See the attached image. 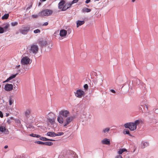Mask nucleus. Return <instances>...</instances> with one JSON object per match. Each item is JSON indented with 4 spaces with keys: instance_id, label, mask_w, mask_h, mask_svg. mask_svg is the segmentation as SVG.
I'll use <instances>...</instances> for the list:
<instances>
[{
    "instance_id": "obj_53",
    "label": "nucleus",
    "mask_w": 158,
    "mask_h": 158,
    "mask_svg": "<svg viewBox=\"0 0 158 158\" xmlns=\"http://www.w3.org/2000/svg\"><path fill=\"white\" fill-rule=\"evenodd\" d=\"M31 7V5L30 6L27 7V10H28L30 9Z\"/></svg>"
},
{
    "instance_id": "obj_57",
    "label": "nucleus",
    "mask_w": 158,
    "mask_h": 158,
    "mask_svg": "<svg viewBox=\"0 0 158 158\" xmlns=\"http://www.w3.org/2000/svg\"><path fill=\"white\" fill-rule=\"evenodd\" d=\"M20 65H19L17 66V68H19L20 67Z\"/></svg>"
},
{
    "instance_id": "obj_32",
    "label": "nucleus",
    "mask_w": 158,
    "mask_h": 158,
    "mask_svg": "<svg viewBox=\"0 0 158 158\" xmlns=\"http://www.w3.org/2000/svg\"><path fill=\"white\" fill-rule=\"evenodd\" d=\"M30 110L29 109H27L26 110L25 114V115L27 117H29L30 115Z\"/></svg>"
},
{
    "instance_id": "obj_58",
    "label": "nucleus",
    "mask_w": 158,
    "mask_h": 158,
    "mask_svg": "<svg viewBox=\"0 0 158 158\" xmlns=\"http://www.w3.org/2000/svg\"><path fill=\"white\" fill-rule=\"evenodd\" d=\"M48 114H53V113H49Z\"/></svg>"
},
{
    "instance_id": "obj_47",
    "label": "nucleus",
    "mask_w": 158,
    "mask_h": 158,
    "mask_svg": "<svg viewBox=\"0 0 158 158\" xmlns=\"http://www.w3.org/2000/svg\"><path fill=\"white\" fill-rule=\"evenodd\" d=\"M0 117L1 118H2L3 117V114L1 111H0Z\"/></svg>"
},
{
    "instance_id": "obj_23",
    "label": "nucleus",
    "mask_w": 158,
    "mask_h": 158,
    "mask_svg": "<svg viewBox=\"0 0 158 158\" xmlns=\"http://www.w3.org/2000/svg\"><path fill=\"white\" fill-rule=\"evenodd\" d=\"M46 135L51 137H55L56 136V133L52 131L48 132Z\"/></svg>"
},
{
    "instance_id": "obj_14",
    "label": "nucleus",
    "mask_w": 158,
    "mask_h": 158,
    "mask_svg": "<svg viewBox=\"0 0 158 158\" xmlns=\"http://www.w3.org/2000/svg\"><path fill=\"white\" fill-rule=\"evenodd\" d=\"M38 44L42 47L45 46L47 44L46 41L43 39H40L38 41Z\"/></svg>"
},
{
    "instance_id": "obj_31",
    "label": "nucleus",
    "mask_w": 158,
    "mask_h": 158,
    "mask_svg": "<svg viewBox=\"0 0 158 158\" xmlns=\"http://www.w3.org/2000/svg\"><path fill=\"white\" fill-rule=\"evenodd\" d=\"M48 120L51 123H53L54 122V120L53 118H51L49 117L48 116H47Z\"/></svg>"
},
{
    "instance_id": "obj_37",
    "label": "nucleus",
    "mask_w": 158,
    "mask_h": 158,
    "mask_svg": "<svg viewBox=\"0 0 158 158\" xmlns=\"http://www.w3.org/2000/svg\"><path fill=\"white\" fill-rule=\"evenodd\" d=\"M64 134V133L63 132H58L56 134V136H61L62 135H63Z\"/></svg>"
},
{
    "instance_id": "obj_12",
    "label": "nucleus",
    "mask_w": 158,
    "mask_h": 158,
    "mask_svg": "<svg viewBox=\"0 0 158 158\" xmlns=\"http://www.w3.org/2000/svg\"><path fill=\"white\" fill-rule=\"evenodd\" d=\"M13 87L12 84H7L5 85L4 89L7 91H10L12 89Z\"/></svg>"
},
{
    "instance_id": "obj_27",
    "label": "nucleus",
    "mask_w": 158,
    "mask_h": 158,
    "mask_svg": "<svg viewBox=\"0 0 158 158\" xmlns=\"http://www.w3.org/2000/svg\"><path fill=\"white\" fill-rule=\"evenodd\" d=\"M16 75H17V74H15L13 75H12L10 76L9 78H8L6 80V81H4V82H8L10 80L12 79L13 78H15L16 77Z\"/></svg>"
},
{
    "instance_id": "obj_15",
    "label": "nucleus",
    "mask_w": 158,
    "mask_h": 158,
    "mask_svg": "<svg viewBox=\"0 0 158 158\" xmlns=\"http://www.w3.org/2000/svg\"><path fill=\"white\" fill-rule=\"evenodd\" d=\"M65 2L64 1L62 0L61 2H60L58 5H59V8L60 9H61V10L63 11V8L64 6V5H65Z\"/></svg>"
},
{
    "instance_id": "obj_11",
    "label": "nucleus",
    "mask_w": 158,
    "mask_h": 158,
    "mask_svg": "<svg viewBox=\"0 0 158 158\" xmlns=\"http://www.w3.org/2000/svg\"><path fill=\"white\" fill-rule=\"evenodd\" d=\"M36 143L38 144L45 145L51 146L53 144L52 142H43L40 141H37Z\"/></svg>"
},
{
    "instance_id": "obj_26",
    "label": "nucleus",
    "mask_w": 158,
    "mask_h": 158,
    "mask_svg": "<svg viewBox=\"0 0 158 158\" xmlns=\"http://www.w3.org/2000/svg\"><path fill=\"white\" fill-rule=\"evenodd\" d=\"M6 129L4 126L0 125V131L2 132H5L6 130Z\"/></svg>"
},
{
    "instance_id": "obj_36",
    "label": "nucleus",
    "mask_w": 158,
    "mask_h": 158,
    "mask_svg": "<svg viewBox=\"0 0 158 158\" xmlns=\"http://www.w3.org/2000/svg\"><path fill=\"white\" fill-rule=\"evenodd\" d=\"M40 16V13H39L38 14H36V15H32V17L33 18H37L39 16Z\"/></svg>"
},
{
    "instance_id": "obj_1",
    "label": "nucleus",
    "mask_w": 158,
    "mask_h": 158,
    "mask_svg": "<svg viewBox=\"0 0 158 158\" xmlns=\"http://www.w3.org/2000/svg\"><path fill=\"white\" fill-rule=\"evenodd\" d=\"M141 120H136L134 123H126L124 125L125 128H128L131 131H133L135 130L137 128V126L141 122Z\"/></svg>"
},
{
    "instance_id": "obj_45",
    "label": "nucleus",
    "mask_w": 158,
    "mask_h": 158,
    "mask_svg": "<svg viewBox=\"0 0 158 158\" xmlns=\"http://www.w3.org/2000/svg\"><path fill=\"white\" fill-rule=\"evenodd\" d=\"M154 111L155 113L158 114V109H155Z\"/></svg>"
},
{
    "instance_id": "obj_25",
    "label": "nucleus",
    "mask_w": 158,
    "mask_h": 158,
    "mask_svg": "<svg viewBox=\"0 0 158 158\" xmlns=\"http://www.w3.org/2000/svg\"><path fill=\"white\" fill-rule=\"evenodd\" d=\"M110 130V128L109 127H106L103 129L102 130V132L104 134H107L108 133Z\"/></svg>"
},
{
    "instance_id": "obj_7",
    "label": "nucleus",
    "mask_w": 158,
    "mask_h": 158,
    "mask_svg": "<svg viewBox=\"0 0 158 158\" xmlns=\"http://www.w3.org/2000/svg\"><path fill=\"white\" fill-rule=\"evenodd\" d=\"M83 116H84V119L83 121H85L86 124H88L90 122V119L92 116L91 114L89 113H86L85 115L83 114Z\"/></svg>"
},
{
    "instance_id": "obj_50",
    "label": "nucleus",
    "mask_w": 158,
    "mask_h": 158,
    "mask_svg": "<svg viewBox=\"0 0 158 158\" xmlns=\"http://www.w3.org/2000/svg\"><path fill=\"white\" fill-rule=\"evenodd\" d=\"M48 24V23L47 22H46L43 25L44 26H47Z\"/></svg>"
},
{
    "instance_id": "obj_48",
    "label": "nucleus",
    "mask_w": 158,
    "mask_h": 158,
    "mask_svg": "<svg viewBox=\"0 0 158 158\" xmlns=\"http://www.w3.org/2000/svg\"><path fill=\"white\" fill-rule=\"evenodd\" d=\"M110 91L112 92L113 93H115V91L113 89H111L110 90Z\"/></svg>"
},
{
    "instance_id": "obj_46",
    "label": "nucleus",
    "mask_w": 158,
    "mask_h": 158,
    "mask_svg": "<svg viewBox=\"0 0 158 158\" xmlns=\"http://www.w3.org/2000/svg\"><path fill=\"white\" fill-rule=\"evenodd\" d=\"M115 158H123V157L121 155H118L115 157Z\"/></svg>"
},
{
    "instance_id": "obj_9",
    "label": "nucleus",
    "mask_w": 158,
    "mask_h": 158,
    "mask_svg": "<svg viewBox=\"0 0 158 158\" xmlns=\"http://www.w3.org/2000/svg\"><path fill=\"white\" fill-rule=\"evenodd\" d=\"M75 96L79 98H81L85 94V93L84 91L81 89H79L77 90L76 92L75 93Z\"/></svg>"
},
{
    "instance_id": "obj_52",
    "label": "nucleus",
    "mask_w": 158,
    "mask_h": 158,
    "mask_svg": "<svg viewBox=\"0 0 158 158\" xmlns=\"http://www.w3.org/2000/svg\"><path fill=\"white\" fill-rule=\"evenodd\" d=\"M7 123H9V124H10V123H11V121L10 120V119H8L7 120Z\"/></svg>"
},
{
    "instance_id": "obj_17",
    "label": "nucleus",
    "mask_w": 158,
    "mask_h": 158,
    "mask_svg": "<svg viewBox=\"0 0 158 158\" xmlns=\"http://www.w3.org/2000/svg\"><path fill=\"white\" fill-rule=\"evenodd\" d=\"M67 34V31L65 30H61L60 31V35L61 37L65 36Z\"/></svg>"
},
{
    "instance_id": "obj_8",
    "label": "nucleus",
    "mask_w": 158,
    "mask_h": 158,
    "mask_svg": "<svg viewBox=\"0 0 158 158\" xmlns=\"http://www.w3.org/2000/svg\"><path fill=\"white\" fill-rule=\"evenodd\" d=\"M59 115L64 117H67L69 115L70 113L67 110H63L60 111L59 113Z\"/></svg>"
},
{
    "instance_id": "obj_33",
    "label": "nucleus",
    "mask_w": 158,
    "mask_h": 158,
    "mask_svg": "<svg viewBox=\"0 0 158 158\" xmlns=\"http://www.w3.org/2000/svg\"><path fill=\"white\" fill-rule=\"evenodd\" d=\"M9 16V14H5L2 17V19H6L8 18Z\"/></svg>"
},
{
    "instance_id": "obj_49",
    "label": "nucleus",
    "mask_w": 158,
    "mask_h": 158,
    "mask_svg": "<svg viewBox=\"0 0 158 158\" xmlns=\"http://www.w3.org/2000/svg\"><path fill=\"white\" fill-rule=\"evenodd\" d=\"M90 2V0H86L85 2L86 4H87L89 3Z\"/></svg>"
},
{
    "instance_id": "obj_3",
    "label": "nucleus",
    "mask_w": 158,
    "mask_h": 158,
    "mask_svg": "<svg viewBox=\"0 0 158 158\" xmlns=\"http://www.w3.org/2000/svg\"><path fill=\"white\" fill-rule=\"evenodd\" d=\"M77 157L76 153L73 151L67 152L64 156L65 158H77Z\"/></svg>"
},
{
    "instance_id": "obj_62",
    "label": "nucleus",
    "mask_w": 158,
    "mask_h": 158,
    "mask_svg": "<svg viewBox=\"0 0 158 158\" xmlns=\"http://www.w3.org/2000/svg\"><path fill=\"white\" fill-rule=\"evenodd\" d=\"M1 85H0V88L1 87Z\"/></svg>"
},
{
    "instance_id": "obj_4",
    "label": "nucleus",
    "mask_w": 158,
    "mask_h": 158,
    "mask_svg": "<svg viewBox=\"0 0 158 158\" xmlns=\"http://www.w3.org/2000/svg\"><path fill=\"white\" fill-rule=\"evenodd\" d=\"M74 117V116H73L67 117L64 121V127H66L69 124L72 122Z\"/></svg>"
},
{
    "instance_id": "obj_13",
    "label": "nucleus",
    "mask_w": 158,
    "mask_h": 158,
    "mask_svg": "<svg viewBox=\"0 0 158 158\" xmlns=\"http://www.w3.org/2000/svg\"><path fill=\"white\" fill-rule=\"evenodd\" d=\"M134 82V83H135L140 88H141V85H143L144 84L143 82H141L140 80L138 79H135Z\"/></svg>"
},
{
    "instance_id": "obj_43",
    "label": "nucleus",
    "mask_w": 158,
    "mask_h": 158,
    "mask_svg": "<svg viewBox=\"0 0 158 158\" xmlns=\"http://www.w3.org/2000/svg\"><path fill=\"white\" fill-rule=\"evenodd\" d=\"M84 87L85 89L87 90L88 88V86L87 84H85L84 85Z\"/></svg>"
},
{
    "instance_id": "obj_55",
    "label": "nucleus",
    "mask_w": 158,
    "mask_h": 158,
    "mask_svg": "<svg viewBox=\"0 0 158 158\" xmlns=\"http://www.w3.org/2000/svg\"><path fill=\"white\" fill-rule=\"evenodd\" d=\"M136 0H131V1L132 2H135Z\"/></svg>"
},
{
    "instance_id": "obj_19",
    "label": "nucleus",
    "mask_w": 158,
    "mask_h": 158,
    "mask_svg": "<svg viewBox=\"0 0 158 158\" xmlns=\"http://www.w3.org/2000/svg\"><path fill=\"white\" fill-rule=\"evenodd\" d=\"M100 78L99 79H98V77H97L96 79L94 80V84H97L98 81L100 83H102V81L103 78L102 76H100Z\"/></svg>"
},
{
    "instance_id": "obj_35",
    "label": "nucleus",
    "mask_w": 158,
    "mask_h": 158,
    "mask_svg": "<svg viewBox=\"0 0 158 158\" xmlns=\"http://www.w3.org/2000/svg\"><path fill=\"white\" fill-rule=\"evenodd\" d=\"M11 24L12 26H15L18 24V23L17 22H14L11 23Z\"/></svg>"
},
{
    "instance_id": "obj_40",
    "label": "nucleus",
    "mask_w": 158,
    "mask_h": 158,
    "mask_svg": "<svg viewBox=\"0 0 158 158\" xmlns=\"http://www.w3.org/2000/svg\"><path fill=\"white\" fill-rule=\"evenodd\" d=\"M13 102V100H12L11 98H10L9 100V105H12V104Z\"/></svg>"
},
{
    "instance_id": "obj_41",
    "label": "nucleus",
    "mask_w": 158,
    "mask_h": 158,
    "mask_svg": "<svg viewBox=\"0 0 158 158\" xmlns=\"http://www.w3.org/2000/svg\"><path fill=\"white\" fill-rule=\"evenodd\" d=\"M4 32L3 28L0 27V33H2Z\"/></svg>"
},
{
    "instance_id": "obj_20",
    "label": "nucleus",
    "mask_w": 158,
    "mask_h": 158,
    "mask_svg": "<svg viewBox=\"0 0 158 158\" xmlns=\"http://www.w3.org/2000/svg\"><path fill=\"white\" fill-rule=\"evenodd\" d=\"M72 4L71 2L67 3L64 6L63 8V11H65L66 10L68 9L71 7V5Z\"/></svg>"
},
{
    "instance_id": "obj_44",
    "label": "nucleus",
    "mask_w": 158,
    "mask_h": 158,
    "mask_svg": "<svg viewBox=\"0 0 158 158\" xmlns=\"http://www.w3.org/2000/svg\"><path fill=\"white\" fill-rule=\"evenodd\" d=\"M79 0H73L72 2L71 3L73 4L77 2Z\"/></svg>"
},
{
    "instance_id": "obj_10",
    "label": "nucleus",
    "mask_w": 158,
    "mask_h": 158,
    "mask_svg": "<svg viewBox=\"0 0 158 158\" xmlns=\"http://www.w3.org/2000/svg\"><path fill=\"white\" fill-rule=\"evenodd\" d=\"M30 27L27 26L24 27L23 28L19 30V31L21 34L25 35L30 30Z\"/></svg>"
},
{
    "instance_id": "obj_5",
    "label": "nucleus",
    "mask_w": 158,
    "mask_h": 158,
    "mask_svg": "<svg viewBox=\"0 0 158 158\" xmlns=\"http://www.w3.org/2000/svg\"><path fill=\"white\" fill-rule=\"evenodd\" d=\"M52 12L51 10L46 9L40 12V15L41 16H48L52 14Z\"/></svg>"
},
{
    "instance_id": "obj_30",
    "label": "nucleus",
    "mask_w": 158,
    "mask_h": 158,
    "mask_svg": "<svg viewBox=\"0 0 158 158\" xmlns=\"http://www.w3.org/2000/svg\"><path fill=\"white\" fill-rule=\"evenodd\" d=\"M91 10L90 9L87 8H84L82 9V11L83 12H90Z\"/></svg>"
},
{
    "instance_id": "obj_34",
    "label": "nucleus",
    "mask_w": 158,
    "mask_h": 158,
    "mask_svg": "<svg viewBox=\"0 0 158 158\" xmlns=\"http://www.w3.org/2000/svg\"><path fill=\"white\" fill-rule=\"evenodd\" d=\"M29 135L31 136L36 137V138H39L40 137V135H38L34 134L33 133L30 134Z\"/></svg>"
},
{
    "instance_id": "obj_38",
    "label": "nucleus",
    "mask_w": 158,
    "mask_h": 158,
    "mask_svg": "<svg viewBox=\"0 0 158 158\" xmlns=\"http://www.w3.org/2000/svg\"><path fill=\"white\" fill-rule=\"evenodd\" d=\"M124 134H126L129 135H131L129 131L128 130H126L125 131L123 132Z\"/></svg>"
},
{
    "instance_id": "obj_39",
    "label": "nucleus",
    "mask_w": 158,
    "mask_h": 158,
    "mask_svg": "<svg viewBox=\"0 0 158 158\" xmlns=\"http://www.w3.org/2000/svg\"><path fill=\"white\" fill-rule=\"evenodd\" d=\"M40 32V31L39 29H37L36 30H34V32L35 34L39 33Z\"/></svg>"
},
{
    "instance_id": "obj_2",
    "label": "nucleus",
    "mask_w": 158,
    "mask_h": 158,
    "mask_svg": "<svg viewBox=\"0 0 158 158\" xmlns=\"http://www.w3.org/2000/svg\"><path fill=\"white\" fill-rule=\"evenodd\" d=\"M38 46L36 45L33 44L31 46L30 52L35 55L38 52Z\"/></svg>"
},
{
    "instance_id": "obj_6",
    "label": "nucleus",
    "mask_w": 158,
    "mask_h": 158,
    "mask_svg": "<svg viewBox=\"0 0 158 158\" xmlns=\"http://www.w3.org/2000/svg\"><path fill=\"white\" fill-rule=\"evenodd\" d=\"M31 60L28 57H23L21 60V62L22 64L27 65L31 63Z\"/></svg>"
},
{
    "instance_id": "obj_16",
    "label": "nucleus",
    "mask_w": 158,
    "mask_h": 158,
    "mask_svg": "<svg viewBox=\"0 0 158 158\" xmlns=\"http://www.w3.org/2000/svg\"><path fill=\"white\" fill-rule=\"evenodd\" d=\"M101 143L102 144L108 145L110 144V141L109 139L105 138L102 140Z\"/></svg>"
},
{
    "instance_id": "obj_56",
    "label": "nucleus",
    "mask_w": 158,
    "mask_h": 158,
    "mask_svg": "<svg viewBox=\"0 0 158 158\" xmlns=\"http://www.w3.org/2000/svg\"><path fill=\"white\" fill-rule=\"evenodd\" d=\"M9 113H6V116H8L9 115Z\"/></svg>"
},
{
    "instance_id": "obj_54",
    "label": "nucleus",
    "mask_w": 158,
    "mask_h": 158,
    "mask_svg": "<svg viewBox=\"0 0 158 158\" xmlns=\"http://www.w3.org/2000/svg\"><path fill=\"white\" fill-rule=\"evenodd\" d=\"M8 146L7 145H5V146H4V148L6 149V148H8Z\"/></svg>"
},
{
    "instance_id": "obj_28",
    "label": "nucleus",
    "mask_w": 158,
    "mask_h": 158,
    "mask_svg": "<svg viewBox=\"0 0 158 158\" xmlns=\"http://www.w3.org/2000/svg\"><path fill=\"white\" fill-rule=\"evenodd\" d=\"M40 140L44 141H48V140H49V141H53L55 140L52 139H47L45 137H40Z\"/></svg>"
},
{
    "instance_id": "obj_29",
    "label": "nucleus",
    "mask_w": 158,
    "mask_h": 158,
    "mask_svg": "<svg viewBox=\"0 0 158 158\" xmlns=\"http://www.w3.org/2000/svg\"><path fill=\"white\" fill-rule=\"evenodd\" d=\"M127 150L125 148H123L120 149L119 151L118 152V153L119 154H121L124 152H127Z\"/></svg>"
},
{
    "instance_id": "obj_61",
    "label": "nucleus",
    "mask_w": 158,
    "mask_h": 158,
    "mask_svg": "<svg viewBox=\"0 0 158 158\" xmlns=\"http://www.w3.org/2000/svg\"><path fill=\"white\" fill-rule=\"evenodd\" d=\"M43 1H45L46 0H42Z\"/></svg>"
},
{
    "instance_id": "obj_22",
    "label": "nucleus",
    "mask_w": 158,
    "mask_h": 158,
    "mask_svg": "<svg viewBox=\"0 0 158 158\" xmlns=\"http://www.w3.org/2000/svg\"><path fill=\"white\" fill-rule=\"evenodd\" d=\"M142 108L144 109H145V108L147 109V107L146 105L143 102H141V103L140 106L139 107L140 109L141 110H143Z\"/></svg>"
},
{
    "instance_id": "obj_42",
    "label": "nucleus",
    "mask_w": 158,
    "mask_h": 158,
    "mask_svg": "<svg viewBox=\"0 0 158 158\" xmlns=\"http://www.w3.org/2000/svg\"><path fill=\"white\" fill-rule=\"evenodd\" d=\"M9 27V25L8 24H6L4 27L3 29H7Z\"/></svg>"
},
{
    "instance_id": "obj_24",
    "label": "nucleus",
    "mask_w": 158,
    "mask_h": 158,
    "mask_svg": "<svg viewBox=\"0 0 158 158\" xmlns=\"http://www.w3.org/2000/svg\"><path fill=\"white\" fill-rule=\"evenodd\" d=\"M84 23L85 21H84L77 20V27H78L79 26L83 24Z\"/></svg>"
},
{
    "instance_id": "obj_18",
    "label": "nucleus",
    "mask_w": 158,
    "mask_h": 158,
    "mask_svg": "<svg viewBox=\"0 0 158 158\" xmlns=\"http://www.w3.org/2000/svg\"><path fill=\"white\" fill-rule=\"evenodd\" d=\"M149 145V143L148 142L145 141H143L142 142L141 147L143 148H144L148 146Z\"/></svg>"
},
{
    "instance_id": "obj_59",
    "label": "nucleus",
    "mask_w": 158,
    "mask_h": 158,
    "mask_svg": "<svg viewBox=\"0 0 158 158\" xmlns=\"http://www.w3.org/2000/svg\"><path fill=\"white\" fill-rule=\"evenodd\" d=\"M19 33V32H17L16 33V34H18Z\"/></svg>"
},
{
    "instance_id": "obj_60",
    "label": "nucleus",
    "mask_w": 158,
    "mask_h": 158,
    "mask_svg": "<svg viewBox=\"0 0 158 158\" xmlns=\"http://www.w3.org/2000/svg\"><path fill=\"white\" fill-rule=\"evenodd\" d=\"M15 158H19L18 157H15Z\"/></svg>"
},
{
    "instance_id": "obj_51",
    "label": "nucleus",
    "mask_w": 158,
    "mask_h": 158,
    "mask_svg": "<svg viewBox=\"0 0 158 158\" xmlns=\"http://www.w3.org/2000/svg\"><path fill=\"white\" fill-rule=\"evenodd\" d=\"M52 45H53L52 44V43H51L50 44H49V46L48 47H50V48L52 47Z\"/></svg>"
},
{
    "instance_id": "obj_21",
    "label": "nucleus",
    "mask_w": 158,
    "mask_h": 158,
    "mask_svg": "<svg viewBox=\"0 0 158 158\" xmlns=\"http://www.w3.org/2000/svg\"><path fill=\"white\" fill-rule=\"evenodd\" d=\"M57 121L60 124L64 123V121L63 117L60 115L57 117Z\"/></svg>"
}]
</instances>
